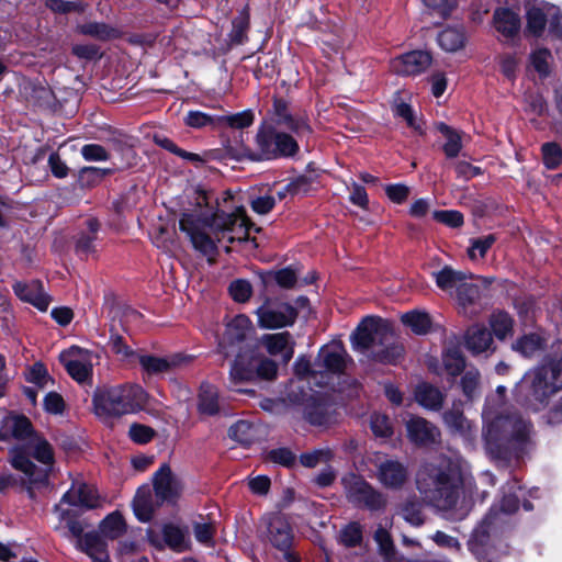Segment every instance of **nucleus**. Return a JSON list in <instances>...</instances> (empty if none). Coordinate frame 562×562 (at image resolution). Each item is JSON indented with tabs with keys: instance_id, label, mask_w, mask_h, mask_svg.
Segmentation results:
<instances>
[{
	"instance_id": "obj_1",
	"label": "nucleus",
	"mask_w": 562,
	"mask_h": 562,
	"mask_svg": "<svg viewBox=\"0 0 562 562\" xmlns=\"http://www.w3.org/2000/svg\"><path fill=\"white\" fill-rule=\"evenodd\" d=\"M416 487L425 502L454 519L464 518L471 508L472 477L459 457L439 456L423 463Z\"/></svg>"
},
{
	"instance_id": "obj_2",
	"label": "nucleus",
	"mask_w": 562,
	"mask_h": 562,
	"mask_svg": "<svg viewBox=\"0 0 562 562\" xmlns=\"http://www.w3.org/2000/svg\"><path fill=\"white\" fill-rule=\"evenodd\" d=\"M180 229L184 232L193 247L205 256H214L216 241L227 238L229 243L245 240L248 236V220L243 209L235 213H215L211 220L194 214H183Z\"/></svg>"
},
{
	"instance_id": "obj_3",
	"label": "nucleus",
	"mask_w": 562,
	"mask_h": 562,
	"mask_svg": "<svg viewBox=\"0 0 562 562\" xmlns=\"http://www.w3.org/2000/svg\"><path fill=\"white\" fill-rule=\"evenodd\" d=\"M147 402L145 390L134 383H124L104 387L93 396L94 414L102 420L117 418L142 411Z\"/></svg>"
},
{
	"instance_id": "obj_4",
	"label": "nucleus",
	"mask_w": 562,
	"mask_h": 562,
	"mask_svg": "<svg viewBox=\"0 0 562 562\" xmlns=\"http://www.w3.org/2000/svg\"><path fill=\"white\" fill-rule=\"evenodd\" d=\"M353 346L363 351H371L373 357L385 363L396 362L403 355V347L393 344L390 326L380 317L367 316L352 335Z\"/></svg>"
},
{
	"instance_id": "obj_5",
	"label": "nucleus",
	"mask_w": 562,
	"mask_h": 562,
	"mask_svg": "<svg viewBox=\"0 0 562 562\" xmlns=\"http://www.w3.org/2000/svg\"><path fill=\"white\" fill-rule=\"evenodd\" d=\"M256 149L241 146L236 157L259 161L273 159L281 156H292L299 150L296 140L289 134L276 132L274 130L260 126L255 137Z\"/></svg>"
},
{
	"instance_id": "obj_6",
	"label": "nucleus",
	"mask_w": 562,
	"mask_h": 562,
	"mask_svg": "<svg viewBox=\"0 0 562 562\" xmlns=\"http://www.w3.org/2000/svg\"><path fill=\"white\" fill-rule=\"evenodd\" d=\"M497 429V436L494 435V443L497 442V459H501V443L506 441L504 459H517L518 450L526 440L530 425L519 415L507 417H497L494 419V430Z\"/></svg>"
},
{
	"instance_id": "obj_7",
	"label": "nucleus",
	"mask_w": 562,
	"mask_h": 562,
	"mask_svg": "<svg viewBox=\"0 0 562 562\" xmlns=\"http://www.w3.org/2000/svg\"><path fill=\"white\" fill-rule=\"evenodd\" d=\"M341 484L347 499L355 506L364 507L370 510H379L384 507L385 498L382 493L375 490L362 476L348 473L342 476Z\"/></svg>"
},
{
	"instance_id": "obj_8",
	"label": "nucleus",
	"mask_w": 562,
	"mask_h": 562,
	"mask_svg": "<svg viewBox=\"0 0 562 562\" xmlns=\"http://www.w3.org/2000/svg\"><path fill=\"white\" fill-rule=\"evenodd\" d=\"M278 367L271 359L263 358L258 363H254V358L249 352L239 353L234 360L229 379L232 384L245 381H251L256 376L263 380H273L277 378Z\"/></svg>"
},
{
	"instance_id": "obj_9",
	"label": "nucleus",
	"mask_w": 562,
	"mask_h": 562,
	"mask_svg": "<svg viewBox=\"0 0 562 562\" xmlns=\"http://www.w3.org/2000/svg\"><path fill=\"white\" fill-rule=\"evenodd\" d=\"M526 379L530 381L532 396L542 402L562 389V358L535 369Z\"/></svg>"
},
{
	"instance_id": "obj_10",
	"label": "nucleus",
	"mask_w": 562,
	"mask_h": 562,
	"mask_svg": "<svg viewBox=\"0 0 562 562\" xmlns=\"http://www.w3.org/2000/svg\"><path fill=\"white\" fill-rule=\"evenodd\" d=\"M256 315L260 328L279 329L292 326L297 311L288 302L268 299L256 310Z\"/></svg>"
},
{
	"instance_id": "obj_11",
	"label": "nucleus",
	"mask_w": 562,
	"mask_h": 562,
	"mask_svg": "<svg viewBox=\"0 0 562 562\" xmlns=\"http://www.w3.org/2000/svg\"><path fill=\"white\" fill-rule=\"evenodd\" d=\"M370 462L374 465L376 481L387 490H400L408 481V467L403 462L375 453Z\"/></svg>"
},
{
	"instance_id": "obj_12",
	"label": "nucleus",
	"mask_w": 562,
	"mask_h": 562,
	"mask_svg": "<svg viewBox=\"0 0 562 562\" xmlns=\"http://www.w3.org/2000/svg\"><path fill=\"white\" fill-rule=\"evenodd\" d=\"M267 539L279 551L283 552L288 562H299V558L290 551L293 543V530L288 519L280 514H272L266 519Z\"/></svg>"
},
{
	"instance_id": "obj_13",
	"label": "nucleus",
	"mask_w": 562,
	"mask_h": 562,
	"mask_svg": "<svg viewBox=\"0 0 562 562\" xmlns=\"http://www.w3.org/2000/svg\"><path fill=\"white\" fill-rule=\"evenodd\" d=\"M488 292V282L480 277L470 276L456 294L462 313L475 316L484 308L482 299Z\"/></svg>"
},
{
	"instance_id": "obj_14",
	"label": "nucleus",
	"mask_w": 562,
	"mask_h": 562,
	"mask_svg": "<svg viewBox=\"0 0 562 562\" xmlns=\"http://www.w3.org/2000/svg\"><path fill=\"white\" fill-rule=\"evenodd\" d=\"M60 362L68 374L79 383L86 382L92 374V355L90 351L70 347L59 355Z\"/></svg>"
},
{
	"instance_id": "obj_15",
	"label": "nucleus",
	"mask_w": 562,
	"mask_h": 562,
	"mask_svg": "<svg viewBox=\"0 0 562 562\" xmlns=\"http://www.w3.org/2000/svg\"><path fill=\"white\" fill-rule=\"evenodd\" d=\"M63 504L71 506L95 508L99 505V496L95 488L86 483H74L71 487L64 494L60 503L55 506V512L59 519H66L68 513L63 509Z\"/></svg>"
},
{
	"instance_id": "obj_16",
	"label": "nucleus",
	"mask_w": 562,
	"mask_h": 562,
	"mask_svg": "<svg viewBox=\"0 0 562 562\" xmlns=\"http://www.w3.org/2000/svg\"><path fill=\"white\" fill-rule=\"evenodd\" d=\"M431 56L424 50H413L393 58L390 63L392 72L400 76H417L429 68Z\"/></svg>"
},
{
	"instance_id": "obj_17",
	"label": "nucleus",
	"mask_w": 562,
	"mask_h": 562,
	"mask_svg": "<svg viewBox=\"0 0 562 562\" xmlns=\"http://www.w3.org/2000/svg\"><path fill=\"white\" fill-rule=\"evenodd\" d=\"M270 114L276 124L285 126L297 136L311 133L307 121L303 116L291 115L288 103L283 99L274 98Z\"/></svg>"
},
{
	"instance_id": "obj_18",
	"label": "nucleus",
	"mask_w": 562,
	"mask_h": 562,
	"mask_svg": "<svg viewBox=\"0 0 562 562\" xmlns=\"http://www.w3.org/2000/svg\"><path fill=\"white\" fill-rule=\"evenodd\" d=\"M260 344L270 356L280 357L284 363L294 355L295 341L289 331L266 334L260 338Z\"/></svg>"
},
{
	"instance_id": "obj_19",
	"label": "nucleus",
	"mask_w": 562,
	"mask_h": 562,
	"mask_svg": "<svg viewBox=\"0 0 562 562\" xmlns=\"http://www.w3.org/2000/svg\"><path fill=\"white\" fill-rule=\"evenodd\" d=\"M155 495L160 502H173L181 492V484L167 464H162L154 476Z\"/></svg>"
},
{
	"instance_id": "obj_20",
	"label": "nucleus",
	"mask_w": 562,
	"mask_h": 562,
	"mask_svg": "<svg viewBox=\"0 0 562 562\" xmlns=\"http://www.w3.org/2000/svg\"><path fill=\"white\" fill-rule=\"evenodd\" d=\"M491 543L492 519L486 515L474 528L469 540V549L479 560H485L488 557Z\"/></svg>"
},
{
	"instance_id": "obj_21",
	"label": "nucleus",
	"mask_w": 562,
	"mask_h": 562,
	"mask_svg": "<svg viewBox=\"0 0 562 562\" xmlns=\"http://www.w3.org/2000/svg\"><path fill=\"white\" fill-rule=\"evenodd\" d=\"M15 295L23 302L30 303L40 311H46L49 304V297L44 292L40 281L15 282L13 284Z\"/></svg>"
},
{
	"instance_id": "obj_22",
	"label": "nucleus",
	"mask_w": 562,
	"mask_h": 562,
	"mask_svg": "<svg viewBox=\"0 0 562 562\" xmlns=\"http://www.w3.org/2000/svg\"><path fill=\"white\" fill-rule=\"evenodd\" d=\"M406 429L408 438L417 445L436 442L439 437L438 428L420 417H411L406 422Z\"/></svg>"
},
{
	"instance_id": "obj_23",
	"label": "nucleus",
	"mask_w": 562,
	"mask_h": 562,
	"mask_svg": "<svg viewBox=\"0 0 562 562\" xmlns=\"http://www.w3.org/2000/svg\"><path fill=\"white\" fill-rule=\"evenodd\" d=\"M35 435L32 432L30 420L24 416H9L3 419V425L0 428V440L14 438L26 443L29 438Z\"/></svg>"
},
{
	"instance_id": "obj_24",
	"label": "nucleus",
	"mask_w": 562,
	"mask_h": 562,
	"mask_svg": "<svg viewBox=\"0 0 562 562\" xmlns=\"http://www.w3.org/2000/svg\"><path fill=\"white\" fill-rule=\"evenodd\" d=\"M318 361L330 373H341L347 363L346 350L337 344L321 349Z\"/></svg>"
},
{
	"instance_id": "obj_25",
	"label": "nucleus",
	"mask_w": 562,
	"mask_h": 562,
	"mask_svg": "<svg viewBox=\"0 0 562 562\" xmlns=\"http://www.w3.org/2000/svg\"><path fill=\"white\" fill-rule=\"evenodd\" d=\"M11 456L12 467L24 474V477H22L23 484H34L46 479V473L37 469V467L18 449H13Z\"/></svg>"
},
{
	"instance_id": "obj_26",
	"label": "nucleus",
	"mask_w": 562,
	"mask_h": 562,
	"mask_svg": "<svg viewBox=\"0 0 562 562\" xmlns=\"http://www.w3.org/2000/svg\"><path fill=\"white\" fill-rule=\"evenodd\" d=\"M78 548L97 562H109L104 538L97 532H88L78 540Z\"/></svg>"
},
{
	"instance_id": "obj_27",
	"label": "nucleus",
	"mask_w": 562,
	"mask_h": 562,
	"mask_svg": "<svg viewBox=\"0 0 562 562\" xmlns=\"http://www.w3.org/2000/svg\"><path fill=\"white\" fill-rule=\"evenodd\" d=\"M434 277L439 289L450 294H457L470 274L446 266L440 271L435 272Z\"/></svg>"
},
{
	"instance_id": "obj_28",
	"label": "nucleus",
	"mask_w": 562,
	"mask_h": 562,
	"mask_svg": "<svg viewBox=\"0 0 562 562\" xmlns=\"http://www.w3.org/2000/svg\"><path fill=\"white\" fill-rule=\"evenodd\" d=\"M25 451L38 462L46 467H50L54 462V449L52 445L42 436H31L24 443Z\"/></svg>"
},
{
	"instance_id": "obj_29",
	"label": "nucleus",
	"mask_w": 562,
	"mask_h": 562,
	"mask_svg": "<svg viewBox=\"0 0 562 562\" xmlns=\"http://www.w3.org/2000/svg\"><path fill=\"white\" fill-rule=\"evenodd\" d=\"M548 338L541 330L529 333L516 340L513 349L521 353L524 357H532L542 351L547 346Z\"/></svg>"
},
{
	"instance_id": "obj_30",
	"label": "nucleus",
	"mask_w": 562,
	"mask_h": 562,
	"mask_svg": "<svg viewBox=\"0 0 562 562\" xmlns=\"http://www.w3.org/2000/svg\"><path fill=\"white\" fill-rule=\"evenodd\" d=\"M519 13L512 9H501L494 13V26L506 37H513L520 30Z\"/></svg>"
},
{
	"instance_id": "obj_31",
	"label": "nucleus",
	"mask_w": 562,
	"mask_h": 562,
	"mask_svg": "<svg viewBox=\"0 0 562 562\" xmlns=\"http://www.w3.org/2000/svg\"><path fill=\"white\" fill-rule=\"evenodd\" d=\"M551 11H553V5L549 4L529 8L526 13L527 32L537 37L542 35Z\"/></svg>"
},
{
	"instance_id": "obj_32",
	"label": "nucleus",
	"mask_w": 562,
	"mask_h": 562,
	"mask_svg": "<svg viewBox=\"0 0 562 562\" xmlns=\"http://www.w3.org/2000/svg\"><path fill=\"white\" fill-rule=\"evenodd\" d=\"M252 330V323L246 315L235 316L226 326L225 339L231 342L243 341Z\"/></svg>"
},
{
	"instance_id": "obj_33",
	"label": "nucleus",
	"mask_w": 562,
	"mask_h": 562,
	"mask_svg": "<svg viewBox=\"0 0 562 562\" xmlns=\"http://www.w3.org/2000/svg\"><path fill=\"white\" fill-rule=\"evenodd\" d=\"M133 509L139 521L147 522L150 520L155 506L149 487L138 488L133 501Z\"/></svg>"
},
{
	"instance_id": "obj_34",
	"label": "nucleus",
	"mask_w": 562,
	"mask_h": 562,
	"mask_svg": "<svg viewBox=\"0 0 562 562\" xmlns=\"http://www.w3.org/2000/svg\"><path fill=\"white\" fill-rule=\"evenodd\" d=\"M492 342V333L479 325L471 327L467 334V347L473 353L485 351Z\"/></svg>"
},
{
	"instance_id": "obj_35",
	"label": "nucleus",
	"mask_w": 562,
	"mask_h": 562,
	"mask_svg": "<svg viewBox=\"0 0 562 562\" xmlns=\"http://www.w3.org/2000/svg\"><path fill=\"white\" fill-rule=\"evenodd\" d=\"M437 130L446 138L442 149L448 158H454L462 149V133L451 128L445 123L437 125Z\"/></svg>"
},
{
	"instance_id": "obj_36",
	"label": "nucleus",
	"mask_w": 562,
	"mask_h": 562,
	"mask_svg": "<svg viewBox=\"0 0 562 562\" xmlns=\"http://www.w3.org/2000/svg\"><path fill=\"white\" fill-rule=\"evenodd\" d=\"M99 529L103 538L114 540L125 532L126 524L119 512H113L101 521Z\"/></svg>"
},
{
	"instance_id": "obj_37",
	"label": "nucleus",
	"mask_w": 562,
	"mask_h": 562,
	"mask_svg": "<svg viewBox=\"0 0 562 562\" xmlns=\"http://www.w3.org/2000/svg\"><path fill=\"white\" fill-rule=\"evenodd\" d=\"M139 364L148 374H160L169 371L178 363L177 358H161L148 355L138 357Z\"/></svg>"
},
{
	"instance_id": "obj_38",
	"label": "nucleus",
	"mask_w": 562,
	"mask_h": 562,
	"mask_svg": "<svg viewBox=\"0 0 562 562\" xmlns=\"http://www.w3.org/2000/svg\"><path fill=\"white\" fill-rule=\"evenodd\" d=\"M255 121L251 110H244L237 113L218 115V128L228 127L233 130H244L249 127Z\"/></svg>"
},
{
	"instance_id": "obj_39",
	"label": "nucleus",
	"mask_w": 562,
	"mask_h": 562,
	"mask_svg": "<svg viewBox=\"0 0 562 562\" xmlns=\"http://www.w3.org/2000/svg\"><path fill=\"white\" fill-rule=\"evenodd\" d=\"M416 401L429 409H438L442 404V394L440 391L429 384H420L415 391Z\"/></svg>"
},
{
	"instance_id": "obj_40",
	"label": "nucleus",
	"mask_w": 562,
	"mask_h": 562,
	"mask_svg": "<svg viewBox=\"0 0 562 562\" xmlns=\"http://www.w3.org/2000/svg\"><path fill=\"white\" fill-rule=\"evenodd\" d=\"M404 325L409 327L417 335H425L431 328V319L429 314L420 311H412L405 313L401 317Z\"/></svg>"
},
{
	"instance_id": "obj_41",
	"label": "nucleus",
	"mask_w": 562,
	"mask_h": 562,
	"mask_svg": "<svg viewBox=\"0 0 562 562\" xmlns=\"http://www.w3.org/2000/svg\"><path fill=\"white\" fill-rule=\"evenodd\" d=\"M78 31L83 35L92 36L97 40L108 41L121 35L120 31L105 23L89 22L78 26Z\"/></svg>"
},
{
	"instance_id": "obj_42",
	"label": "nucleus",
	"mask_w": 562,
	"mask_h": 562,
	"mask_svg": "<svg viewBox=\"0 0 562 562\" xmlns=\"http://www.w3.org/2000/svg\"><path fill=\"white\" fill-rule=\"evenodd\" d=\"M199 409L202 414L214 415L218 412V394L217 390L207 383L200 387Z\"/></svg>"
},
{
	"instance_id": "obj_43",
	"label": "nucleus",
	"mask_w": 562,
	"mask_h": 562,
	"mask_svg": "<svg viewBox=\"0 0 562 562\" xmlns=\"http://www.w3.org/2000/svg\"><path fill=\"white\" fill-rule=\"evenodd\" d=\"M228 435L241 445H250L257 437V429L248 420H238L229 428Z\"/></svg>"
},
{
	"instance_id": "obj_44",
	"label": "nucleus",
	"mask_w": 562,
	"mask_h": 562,
	"mask_svg": "<svg viewBox=\"0 0 562 562\" xmlns=\"http://www.w3.org/2000/svg\"><path fill=\"white\" fill-rule=\"evenodd\" d=\"M464 35L459 29L448 27L439 33L438 44L447 52H456L463 46Z\"/></svg>"
},
{
	"instance_id": "obj_45",
	"label": "nucleus",
	"mask_w": 562,
	"mask_h": 562,
	"mask_svg": "<svg viewBox=\"0 0 562 562\" xmlns=\"http://www.w3.org/2000/svg\"><path fill=\"white\" fill-rule=\"evenodd\" d=\"M520 490L518 482L514 480L507 484V487L503 491V496L499 504V512L503 514H514L519 508V497L516 491Z\"/></svg>"
},
{
	"instance_id": "obj_46",
	"label": "nucleus",
	"mask_w": 562,
	"mask_h": 562,
	"mask_svg": "<svg viewBox=\"0 0 562 562\" xmlns=\"http://www.w3.org/2000/svg\"><path fill=\"white\" fill-rule=\"evenodd\" d=\"M442 362L451 376H457L464 369V359L459 348H448L442 355Z\"/></svg>"
},
{
	"instance_id": "obj_47",
	"label": "nucleus",
	"mask_w": 562,
	"mask_h": 562,
	"mask_svg": "<svg viewBox=\"0 0 562 562\" xmlns=\"http://www.w3.org/2000/svg\"><path fill=\"white\" fill-rule=\"evenodd\" d=\"M184 123L192 128L206 126L218 128V115H211L202 111H189L184 117Z\"/></svg>"
},
{
	"instance_id": "obj_48",
	"label": "nucleus",
	"mask_w": 562,
	"mask_h": 562,
	"mask_svg": "<svg viewBox=\"0 0 562 562\" xmlns=\"http://www.w3.org/2000/svg\"><path fill=\"white\" fill-rule=\"evenodd\" d=\"M276 281L277 284L284 289L293 288L297 281V273L294 269L288 267L277 271H270L263 278L266 283Z\"/></svg>"
},
{
	"instance_id": "obj_49",
	"label": "nucleus",
	"mask_w": 562,
	"mask_h": 562,
	"mask_svg": "<svg viewBox=\"0 0 562 562\" xmlns=\"http://www.w3.org/2000/svg\"><path fill=\"white\" fill-rule=\"evenodd\" d=\"M443 420L452 432L461 436H464L471 428L470 422L458 409L445 413Z\"/></svg>"
},
{
	"instance_id": "obj_50",
	"label": "nucleus",
	"mask_w": 562,
	"mask_h": 562,
	"mask_svg": "<svg viewBox=\"0 0 562 562\" xmlns=\"http://www.w3.org/2000/svg\"><path fill=\"white\" fill-rule=\"evenodd\" d=\"M164 541L173 550L182 551L186 548V537L181 528L166 525L162 528Z\"/></svg>"
},
{
	"instance_id": "obj_51",
	"label": "nucleus",
	"mask_w": 562,
	"mask_h": 562,
	"mask_svg": "<svg viewBox=\"0 0 562 562\" xmlns=\"http://www.w3.org/2000/svg\"><path fill=\"white\" fill-rule=\"evenodd\" d=\"M542 160L548 169H555L562 161V148L557 143H544L541 146Z\"/></svg>"
},
{
	"instance_id": "obj_52",
	"label": "nucleus",
	"mask_w": 562,
	"mask_h": 562,
	"mask_svg": "<svg viewBox=\"0 0 562 562\" xmlns=\"http://www.w3.org/2000/svg\"><path fill=\"white\" fill-rule=\"evenodd\" d=\"M370 425L376 437L389 438L393 435L392 424L384 414L373 413L370 418Z\"/></svg>"
},
{
	"instance_id": "obj_53",
	"label": "nucleus",
	"mask_w": 562,
	"mask_h": 562,
	"mask_svg": "<svg viewBox=\"0 0 562 562\" xmlns=\"http://www.w3.org/2000/svg\"><path fill=\"white\" fill-rule=\"evenodd\" d=\"M26 379L29 382L37 385L41 389L54 384V381L48 375L46 368L42 363H35L27 371Z\"/></svg>"
},
{
	"instance_id": "obj_54",
	"label": "nucleus",
	"mask_w": 562,
	"mask_h": 562,
	"mask_svg": "<svg viewBox=\"0 0 562 562\" xmlns=\"http://www.w3.org/2000/svg\"><path fill=\"white\" fill-rule=\"evenodd\" d=\"M513 334V319L507 313L494 314V336L503 340Z\"/></svg>"
},
{
	"instance_id": "obj_55",
	"label": "nucleus",
	"mask_w": 562,
	"mask_h": 562,
	"mask_svg": "<svg viewBox=\"0 0 562 562\" xmlns=\"http://www.w3.org/2000/svg\"><path fill=\"white\" fill-rule=\"evenodd\" d=\"M459 0H422L424 5L440 18H447L458 5Z\"/></svg>"
},
{
	"instance_id": "obj_56",
	"label": "nucleus",
	"mask_w": 562,
	"mask_h": 562,
	"mask_svg": "<svg viewBox=\"0 0 562 562\" xmlns=\"http://www.w3.org/2000/svg\"><path fill=\"white\" fill-rule=\"evenodd\" d=\"M229 293L234 301L244 303L250 299L252 288L248 281L239 279L231 283Z\"/></svg>"
},
{
	"instance_id": "obj_57",
	"label": "nucleus",
	"mask_w": 562,
	"mask_h": 562,
	"mask_svg": "<svg viewBox=\"0 0 562 562\" xmlns=\"http://www.w3.org/2000/svg\"><path fill=\"white\" fill-rule=\"evenodd\" d=\"M89 234L82 235L77 243V248L81 252L89 254L93 251V241L95 239V234L99 229V223L97 220L88 221Z\"/></svg>"
},
{
	"instance_id": "obj_58",
	"label": "nucleus",
	"mask_w": 562,
	"mask_h": 562,
	"mask_svg": "<svg viewBox=\"0 0 562 562\" xmlns=\"http://www.w3.org/2000/svg\"><path fill=\"white\" fill-rule=\"evenodd\" d=\"M374 540L386 559H391L394 555V544L386 529L379 527L374 532Z\"/></svg>"
},
{
	"instance_id": "obj_59",
	"label": "nucleus",
	"mask_w": 562,
	"mask_h": 562,
	"mask_svg": "<svg viewBox=\"0 0 562 562\" xmlns=\"http://www.w3.org/2000/svg\"><path fill=\"white\" fill-rule=\"evenodd\" d=\"M492 246V236H487L485 238H476L472 239L471 246L468 250V255L471 260L476 261L479 259L484 258L487 250Z\"/></svg>"
},
{
	"instance_id": "obj_60",
	"label": "nucleus",
	"mask_w": 562,
	"mask_h": 562,
	"mask_svg": "<svg viewBox=\"0 0 562 562\" xmlns=\"http://www.w3.org/2000/svg\"><path fill=\"white\" fill-rule=\"evenodd\" d=\"M46 7L55 13L82 12L86 8L82 2L47 0Z\"/></svg>"
},
{
	"instance_id": "obj_61",
	"label": "nucleus",
	"mask_w": 562,
	"mask_h": 562,
	"mask_svg": "<svg viewBox=\"0 0 562 562\" xmlns=\"http://www.w3.org/2000/svg\"><path fill=\"white\" fill-rule=\"evenodd\" d=\"M431 539L438 547L447 549L450 552L458 553L461 550L460 541L456 537H452L443 531H436L431 536Z\"/></svg>"
},
{
	"instance_id": "obj_62",
	"label": "nucleus",
	"mask_w": 562,
	"mask_h": 562,
	"mask_svg": "<svg viewBox=\"0 0 562 562\" xmlns=\"http://www.w3.org/2000/svg\"><path fill=\"white\" fill-rule=\"evenodd\" d=\"M401 515L405 521L413 526H420L424 522L420 505L417 503H407L401 509Z\"/></svg>"
},
{
	"instance_id": "obj_63",
	"label": "nucleus",
	"mask_w": 562,
	"mask_h": 562,
	"mask_svg": "<svg viewBox=\"0 0 562 562\" xmlns=\"http://www.w3.org/2000/svg\"><path fill=\"white\" fill-rule=\"evenodd\" d=\"M81 155L87 161H106L110 157L105 148L99 144L82 146Z\"/></svg>"
},
{
	"instance_id": "obj_64",
	"label": "nucleus",
	"mask_w": 562,
	"mask_h": 562,
	"mask_svg": "<svg viewBox=\"0 0 562 562\" xmlns=\"http://www.w3.org/2000/svg\"><path fill=\"white\" fill-rule=\"evenodd\" d=\"M267 459L283 467H291L295 462L294 453L288 448H278L269 451Z\"/></svg>"
}]
</instances>
